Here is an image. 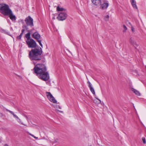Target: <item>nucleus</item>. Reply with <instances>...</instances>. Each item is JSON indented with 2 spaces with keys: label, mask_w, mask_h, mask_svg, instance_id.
Returning a JSON list of instances; mask_svg holds the SVG:
<instances>
[{
  "label": "nucleus",
  "mask_w": 146,
  "mask_h": 146,
  "mask_svg": "<svg viewBox=\"0 0 146 146\" xmlns=\"http://www.w3.org/2000/svg\"><path fill=\"white\" fill-rule=\"evenodd\" d=\"M21 22L23 23H24V21L23 19H21Z\"/></svg>",
  "instance_id": "c756f323"
},
{
  "label": "nucleus",
  "mask_w": 146,
  "mask_h": 146,
  "mask_svg": "<svg viewBox=\"0 0 146 146\" xmlns=\"http://www.w3.org/2000/svg\"><path fill=\"white\" fill-rule=\"evenodd\" d=\"M123 28L124 29V30H123V32H125L127 29V28L125 26V25H123Z\"/></svg>",
  "instance_id": "412c9836"
},
{
  "label": "nucleus",
  "mask_w": 146,
  "mask_h": 146,
  "mask_svg": "<svg viewBox=\"0 0 146 146\" xmlns=\"http://www.w3.org/2000/svg\"><path fill=\"white\" fill-rule=\"evenodd\" d=\"M96 99L98 100V102H97L96 100H94V102L95 103H97L98 104H100L101 103V101L98 98H96Z\"/></svg>",
  "instance_id": "a211bd4d"
},
{
  "label": "nucleus",
  "mask_w": 146,
  "mask_h": 146,
  "mask_svg": "<svg viewBox=\"0 0 146 146\" xmlns=\"http://www.w3.org/2000/svg\"><path fill=\"white\" fill-rule=\"evenodd\" d=\"M6 16H8L10 19L13 21H15L16 19V17L15 15L13 14L11 10Z\"/></svg>",
  "instance_id": "6e6552de"
},
{
  "label": "nucleus",
  "mask_w": 146,
  "mask_h": 146,
  "mask_svg": "<svg viewBox=\"0 0 146 146\" xmlns=\"http://www.w3.org/2000/svg\"><path fill=\"white\" fill-rule=\"evenodd\" d=\"M142 139L143 141V143L144 144H145L146 143V141H145V138L144 137H142Z\"/></svg>",
  "instance_id": "5701e85b"
},
{
  "label": "nucleus",
  "mask_w": 146,
  "mask_h": 146,
  "mask_svg": "<svg viewBox=\"0 0 146 146\" xmlns=\"http://www.w3.org/2000/svg\"><path fill=\"white\" fill-rule=\"evenodd\" d=\"M33 63L35 65L33 70V73L36 74L41 80L44 81L48 80L49 78V74L44 64L40 63L35 65L36 62L34 61H33Z\"/></svg>",
  "instance_id": "f03ea898"
},
{
  "label": "nucleus",
  "mask_w": 146,
  "mask_h": 146,
  "mask_svg": "<svg viewBox=\"0 0 146 146\" xmlns=\"http://www.w3.org/2000/svg\"><path fill=\"white\" fill-rule=\"evenodd\" d=\"M26 43L29 48L32 49L29 52V56L31 60L38 61L42 58V50L39 46L36 48L37 45L35 41L33 39L26 41Z\"/></svg>",
  "instance_id": "f257e3e1"
},
{
  "label": "nucleus",
  "mask_w": 146,
  "mask_h": 146,
  "mask_svg": "<svg viewBox=\"0 0 146 146\" xmlns=\"http://www.w3.org/2000/svg\"><path fill=\"white\" fill-rule=\"evenodd\" d=\"M130 42L131 43L133 44L134 46L135 45H137L136 42L133 40V39L132 38H130Z\"/></svg>",
  "instance_id": "2eb2a0df"
},
{
  "label": "nucleus",
  "mask_w": 146,
  "mask_h": 146,
  "mask_svg": "<svg viewBox=\"0 0 146 146\" xmlns=\"http://www.w3.org/2000/svg\"><path fill=\"white\" fill-rule=\"evenodd\" d=\"M64 9L63 8H60L58 6L57 7V10L58 11H63L64 10Z\"/></svg>",
  "instance_id": "f3484780"
},
{
  "label": "nucleus",
  "mask_w": 146,
  "mask_h": 146,
  "mask_svg": "<svg viewBox=\"0 0 146 146\" xmlns=\"http://www.w3.org/2000/svg\"><path fill=\"white\" fill-rule=\"evenodd\" d=\"M29 135H30L32 137L33 136V135H32V134H31V133H30V134H29Z\"/></svg>",
  "instance_id": "2f4dec72"
},
{
  "label": "nucleus",
  "mask_w": 146,
  "mask_h": 146,
  "mask_svg": "<svg viewBox=\"0 0 146 146\" xmlns=\"http://www.w3.org/2000/svg\"><path fill=\"white\" fill-rule=\"evenodd\" d=\"M29 135H30L32 137L33 136V135H32V134H31V133H30V134H29Z\"/></svg>",
  "instance_id": "473e14b6"
},
{
  "label": "nucleus",
  "mask_w": 146,
  "mask_h": 146,
  "mask_svg": "<svg viewBox=\"0 0 146 146\" xmlns=\"http://www.w3.org/2000/svg\"><path fill=\"white\" fill-rule=\"evenodd\" d=\"M131 26V31H132L133 33L135 32V28L133 27L132 25H131V23L130 22H129L128 23Z\"/></svg>",
  "instance_id": "6ab92c4d"
},
{
  "label": "nucleus",
  "mask_w": 146,
  "mask_h": 146,
  "mask_svg": "<svg viewBox=\"0 0 146 146\" xmlns=\"http://www.w3.org/2000/svg\"><path fill=\"white\" fill-rule=\"evenodd\" d=\"M131 4L133 7L137 9V7L136 4V2L135 0H131Z\"/></svg>",
  "instance_id": "f8f14e48"
},
{
  "label": "nucleus",
  "mask_w": 146,
  "mask_h": 146,
  "mask_svg": "<svg viewBox=\"0 0 146 146\" xmlns=\"http://www.w3.org/2000/svg\"><path fill=\"white\" fill-rule=\"evenodd\" d=\"M60 140L58 139H56L55 140V141H53V144H54L55 143H57V144H58L60 142Z\"/></svg>",
  "instance_id": "aec40b11"
},
{
  "label": "nucleus",
  "mask_w": 146,
  "mask_h": 146,
  "mask_svg": "<svg viewBox=\"0 0 146 146\" xmlns=\"http://www.w3.org/2000/svg\"><path fill=\"white\" fill-rule=\"evenodd\" d=\"M4 146H9L7 144H5L4 145Z\"/></svg>",
  "instance_id": "72a5a7b5"
},
{
  "label": "nucleus",
  "mask_w": 146,
  "mask_h": 146,
  "mask_svg": "<svg viewBox=\"0 0 146 146\" xmlns=\"http://www.w3.org/2000/svg\"><path fill=\"white\" fill-rule=\"evenodd\" d=\"M23 33H21L20 34V35H19L20 36H21V37H22V35H23Z\"/></svg>",
  "instance_id": "7c9ffc66"
},
{
  "label": "nucleus",
  "mask_w": 146,
  "mask_h": 146,
  "mask_svg": "<svg viewBox=\"0 0 146 146\" xmlns=\"http://www.w3.org/2000/svg\"><path fill=\"white\" fill-rule=\"evenodd\" d=\"M59 108L60 109H61V108H60V107H59Z\"/></svg>",
  "instance_id": "4c0bfd02"
},
{
  "label": "nucleus",
  "mask_w": 146,
  "mask_h": 146,
  "mask_svg": "<svg viewBox=\"0 0 146 146\" xmlns=\"http://www.w3.org/2000/svg\"><path fill=\"white\" fill-rule=\"evenodd\" d=\"M109 4L105 2L100 5V8L102 10L107 9L108 7Z\"/></svg>",
  "instance_id": "9d476101"
},
{
  "label": "nucleus",
  "mask_w": 146,
  "mask_h": 146,
  "mask_svg": "<svg viewBox=\"0 0 146 146\" xmlns=\"http://www.w3.org/2000/svg\"><path fill=\"white\" fill-rule=\"evenodd\" d=\"M60 112H62V111H59Z\"/></svg>",
  "instance_id": "c9c22d12"
},
{
  "label": "nucleus",
  "mask_w": 146,
  "mask_h": 146,
  "mask_svg": "<svg viewBox=\"0 0 146 146\" xmlns=\"http://www.w3.org/2000/svg\"><path fill=\"white\" fill-rule=\"evenodd\" d=\"M90 90L91 92L94 95V96H96L94 90V88H93V87L92 86L91 87H90Z\"/></svg>",
  "instance_id": "dca6fc26"
},
{
  "label": "nucleus",
  "mask_w": 146,
  "mask_h": 146,
  "mask_svg": "<svg viewBox=\"0 0 146 146\" xmlns=\"http://www.w3.org/2000/svg\"><path fill=\"white\" fill-rule=\"evenodd\" d=\"M92 3L96 6H99L101 4V0H91Z\"/></svg>",
  "instance_id": "1a4fd4ad"
},
{
  "label": "nucleus",
  "mask_w": 146,
  "mask_h": 146,
  "mask_svg": "<svg viewBox=\"0 0 146 146\" xmlns=\"http://www.w3.org/2000/svg\"><path fill=\"white\" fill-rule=\"evenodd\" d=\"M88 87L89 88L92 86V85L91 84V83L89 81H88Z\"/></svg>",
  "instance_id": "b1692460"
},
{
  "label": "nucleus",
  "mask_w": 146,
  "mask_h": 146,
  "mask_svg": "<svg viewBox=\"0 0 146 146\" xmlns=\"http://www.w3.org/2000/svg\"><path fill=\"white\" fill-rule=\"evenodd\" d=\"M131 90L135 94L138 96H140L141 94L137 90L132 88L131 89Z\"/></svg>",
  "instance_id": "4468645a"
},
{
  "label": "nucleus",
  "mask_w": 146,
  "mask_h": 146,
  "mask_svg": "<svg viewBox=\"0 0 146 146\" xmlns=\"http://www.w3.org/2000/svg\"><path fill=\"white\" fill-rule=\"evenodd\" d=\"M25 31V30L24 29H22L21 31V33H23Z\"/></svg>",
  "instance_id": "cd10ccee"
},
{
  "label": "nucleus",
  "mask_w": 146,
  "mask_h": 146,
  "mask_svg": "<svg viewBox=\"0 0 146 146\" xmlns=\"http://www.w3.org/2000/svg\"><path fill=\"white\" fill-rule=\"evenodd\" d=\"M109 18V16L108 15L106 16L105 17V18H104V20L106 21H108V20Z\"/></svg>",
  "instance_id": "4be33fe9"
},
{
  "label": "nucleus",
  "mask_w": 146,
  "mask_h": 146,
  "mask_svg": "<svg viewBox=\"0 0 146 146\" xmlns=\"http://www.w3.org/2000/svg\"><path fill=\"white\" fill-rule=\"evenodd\" d=\"M26 117L27 119H28V117H27V116H26Z\"/></svg>",
  "instance_id": "e433bc0d"
},
{
  "label": "nucleus",
  "mask_w": 146,
  "mask_h": 146,
  "mask_svg": "<svg viewBox=\"0 0 146 146\" xmlns=\"http://www.w3.org/2000/svg\"><path fill=\"white\" fill-rule=\"evenodd\" d=\"M11 10L8 5L5 4H0V12L5 15L6 16Z\"/></svg>",
  "instance_id": "7ed1b4c3"
},
{
  "label": "nucleus",
  "mask_w": 146,
  "mask_h": 146,
  "mask_svg": "<svg viewBox=\"0 0 146 146\" xmlns=\"http://www.w3.org/2000/svg\"><path fill=\"white\" fill-rule=\"evenodd\" d=\"M3 116V114L0 112V116L2 117Z\"/></svg>",
  "instance_id": "bb28decb"
},
{
  "label": "nucleus",
  "mask_w": 146,
  "mask_h": 146,
  "mask_svg": "<svg viewBox=\"0 0 146 146\" xmlns=\"http://www.w3.org/2000/svg\"><path fill=\"white\" fill-rule=\"evenodd\" d=\"M135 72H136L137 73V70H135Z\"/></svg>",
  "instance_id": "f704fd0d"
},
{
  "label": "nucleus",
  "mask_w": 146,
  "mask_h": 146,
  "mask_svg": "<svg viewBox=\"0 0 146 146\" xmlns=\"http://www.w3.org/2000/svg\"><path fill=\"white\" fill-rule=\"evenodd\" d=\"M27 26H23L22 28H26V30H28V28L27 27Z\"/></svg>",
  "instance_id": "a878e982"
},
{
  "label": "nucleus",
  "mask_w": 146,
  "mask_h": 146,
  "mask_svg": "<svg viewBox=\"0 0 146 146\" xmlns=\"http://www.w3.org/2000/svg\"><path fill=\"white\" fill-rule=\"evenodd\" d=\"M32 36L34 39H36L42 48V45L41 43L42 40L41 39V37L39 33L38 32H35L33 34Z\"/></svg>",
  "instance_id": "20e7f679"
},
{
  "label": "nucleus",
  "mask_w": 146,
  "mask_h": 146,
  "mask_svg": "<svg viewBox=\"0 0 146 146\" xmlns=\"http://www.w3.org/2000/svg\"><path fill=\"white\" fill-rule=\"evenodd\" d=\"M46 94L47 98L51 102L54 103H56L57 101L50 92H46Z\"/></svg>",
  "instance_id": "0eeeda50"
},
{
  "label": "nucleus",
  "mask_w": 146,
  "mask_h": 146,
  "mask_svg": "<svg viewBox=\"0 0 146 146\" xmlns=\"http://www.w3.org/2000/svg\"><path fill=\"white\" fill-rule=\"evenodd\" d=\"M25 37L27 39L26 41H28L30 40L31 39H32L31 38V33H29L26 34Z\"/></svg>",
  "instance_id": "ddd939ff"
},
{
  "label": "nucleus",
  "mask_w": 146,
  "mask_h": 146,
  "mask_svg": "<svg viewBox=\"0 0 146 146\" xmlns=\"http://www.w3.org/2000/svg\"><path fill=\"white\" fill-rule=\"evenodd\" d=\"M27 26H29L31 27L34 26L33 19L30 16L27 17L25 20Z\"/></svg>",
  "instance_id": "39448f33"
},
{
  "label": "nucleus",
  "mask_w": 146,
  "mask_h": 146,
  "mask_svg": "<svg viewBox=\"0 0 146 146\" xmlns=\"http://www.w3.org/2000/svg\"><path fill=\"white\" fill-rule=\"evenodd\" d=\"M21 37L19 35V36H18L17 37V38L18 39H21Z\"/></svg>",
  "instance_id": "393cba45"
},
{
  "label": "nucleus",
  "mask_w": 146,
  "mask_h": 146,
  "mask_svg": "<svg viewBox=\"0 0 146 146\" xmlns=\"http://www.w3.org/2000/svg\"><path fill=\"white\" fill-rule=\"evenodd\" d=\"M67 16L66 13L62 12L59 13L57 17L58 19L60 21H63L65 20Z\"/></svg>",
  "instance_id": "423d86ee"
},
{
  "label": "nucleus",
  "mask_w": 146,
  "mask_h": 146,
  "mask_svg": "<svg viewBox=\"0 0 146 146\" xmlns=\"http://www.w3.org/2000/svg\"><path fill=\"white\" fill-rule=\"evenodd\" d=\"M6 109V110L8 111H9V112L10 113H11L12 114L14 117H15V118H16V119H18L19 121L20 120V119H19V118L17 116V115L15 114H14V113H13V112L12 111H11L10 110H8L7 109Z\"/></svg>",
  "instance_id": "9b49d317"
},
{
  "label": "nucleus",
  "mask_w": 146,
  "mask_h": 146,
  "mask_svg": "<svg viewBox=\"0 0 146 146\" xmlns=\"http://www.w3.org/2000/svg\"><path fill=\"white\" fill-rule=\"evenodd\" d=\"M32 137H33L35 139H38V137L35 136L34 135Z\"/></svg>",
  "instance_id": "c85d7f7f"
}]
</instances>
